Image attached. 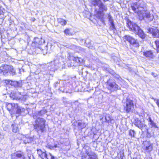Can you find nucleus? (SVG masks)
Segmentation results:
<instances>
[{
  "label": "nucleus",
  "mask_w": 159,
  "mask_h": 159,
  "mask_svg": "<svg viewBox=\"0 0 159 159\" xmlns=\"http://www.w3.org/2000/svg\"><path fill=\"white\" fill-rule=\"evenodd\" d=\"M126 24L127 27L130 31L135 33L142 39L146 38V35L137 24L128 19L126 20Z\"/></svg>",
  "instance_id": "nucleus-1"
},
{
  "label": "nucleus",
  "mask_w": 159,
  "mask_h": 159,
  "mask_svg": "<svg viewBox=\"0 0 159 159\" xmlns=\"http://www.w3.org/2000/svg\"><path fill=\"white\" fill-rule=\"evenodd\" d=\"M6 107L12 117L15 113L20 115L25 110L24 108H21L17 103H7Z\"/></svg>",
  "instance_id": "nucleus-2"
},
{
  "label": "nucleus",
  "mask_w": 159,
  "mask_h": 159,
  "mask_svg": "<svg viewBox=\"0 0 159 159\" xmlns=\"http://www.w3.org/2000/svg\"><path fill=\"white\" fill-rule=\"evenodd\" d=\"M99 11H96L94 16L98 19L99 20L103 23H105L104 12L107 10V6L102 2L98 5Z\"/></svg>",
  "instance_id": "nucleus-3"
},
{
  "label": "nucleus",
  "mask_w": 159,
  "mask_h": 159,
  "mask_svg": "<svg viewBox=\"0 0 159 159\" xmlns=\"http://www.w3.org/2000/svg\"><path fill=\"white\" fill-rule=\"evenodd\" d=\"M46 120L43 118L38 117L35 121V124L33 125L34 129L37 132L40 131L43 132L46 130Z\"/></svg>",
  "instance_id": "nucleus-4"
},
{
  "label": "nucleus",
  "mask_w": 159,
  "mask_h": 159,
  "mask_svg": "<svg viewBox=\"0 0 159 159\" xmlns=\"http://www.w3.org/2000/svg\"><path fill=\"white\" fill-rule=\"evenodd\" d=\"M123 39L125 41H127L129 43L131 49L134 52H135L136 51L135 50V49H138L139 46L138 40L130 35H124Z\"/></svg>",
  "instance_id": "nucleus-5"
},
{
  "label": "nucleus",
  "mask_w": 159,
  "mask_h": 159,
  "mask_svg": "<svg viewBox=\"0 0 159 159\" xmlns=\"http://www.w3.org/2000/svg\"><path fill=\"white\" fill-rule=\"evenodd\" d=\"M8 73L12 76L16 74L15 70L12 66L3 64L0 66V74L6 75Z\"/></svg>",
  "instance_id": "nucleus-6"
},
{
  "label": "nucleus",
  "mask_w": 159,
  "mask_h": 159,
  "mask_svg": "<svg viewBox=\"0 0 159 159\" xmlns=\"http://www.w3.org/2000/svg\"><path fill=\"white\" fill-rule=\"evenodd\" d=\"M37 151L39 157L41 159H55V157L52 153L47 152L45 150L37 149Z\"/></svg>",
  "instance_id": "nucleus-7"
},
{
  "label": "nucleus",
  "mask_w": 159,
  "mask_h": 159,
  "mask_svg": "<svg viewBox=\"0 0 159 159\" xmlns=\"http://www.w3.org/2000/svg\"><path fill=\"white\" fill-rule=\"evenodd\" d=\"M134 106V101L129 99H127L125 102V105L124 107V110L127 113L132 112Z\"/></svg>",
  "instance_id": "nucleus-8"
},
{
  "label": "nucleus",
  "mask_w": 159,
  "mask_h": 159,
  "mask_svg": "<svg viewBox=\"0 0 159 159\" xmlns=\"http://www.w3.org/2000/svg\"><path fill=\"white\" fill-rule=\"evenodd\" d=\"M72 60L73 63L70 64L71 66H76L83 65L85 62L84 60L82 58L78 57H73Z\"/></svg>",
  "instance_id": "nucleus-9"
},
{
  "label": "nucleus",
  "mask_w": 159,
  "mask_h": 159,
  "mask_svg": "<svg viewBox=\"0 0 159 159\" xmlns=\"http://www.w3.org/2000/svg\"><path fill=\"white\" fill-rule=\"evenodd\" d=\"M149 33L151 34L152 37L156 38H159V29L157 27H149L148 29Z\"/></svg>",
  "instance_id": "nucleus-10"
},
{
  "label": "nucleus",
  "mask_w": 159,
  "mask_h": 159,
  "mask_svg": "<svg viewBox=\"0 0 159 159\" xmlns=\"http://www.w3.org/2000/svg\"><path fill=\"white\" fill-rule=\"evenodd\" d=\"M143 147L145 152L150 153L153 149V144L150 141H146L143 143Z\"/></svg>",
  "instance_id": "nucleus-11"
},
{
  "label": "nucleus",
  "mask_w": 159,
  "mask_h": 159,
  "mask_svg": "<svg viewBox=\"0 0 159 159\" xmlns=\"http://www.w3.org/2000/svg\"><path fill=\"white\" fill-rule=\"evenodd\" d=\"M42 43L41 39L39 38L36 37L34 39V41L32 42L31 44L30 48L34 50L38 48L39 45Z\"/></svg>",
  "instance_id": "nucleus-12"
},
{
  "label": "nucleus",
  "mask_w": 159,
  "mask_h": 159,
  "mask_svg": "<svg viewBox=\"0 0 159 159\" xmlns=\"http://www.w3.org/2000/svg\"><path fill=\"white\" fill-rule=\"evenodd\" d=\"M20 152L13 153L11 154V159H27L24 153L21 151Z\"/></svg>",
  "instance_id": "nucleus-13"
},
{
  "label": "nucleus",
  "mask_w": 159,
  "mask_h": 159,
  "mask_svg": "<svg viewBox=\"0 0 159 159\" xmlns=\"http://www.w3.org/2000/svg\"><path fill=\"white\" fill-rule=\"evenodd\" d=\"M107 89L110 90L116 91L118 89H120V88L115 82H110L107 81Z\"/></svg>",
  "instance_id": "nucleus-14"
},
{
  "label": "nucleus",
  "mask_w": 159,
  "mask_h": 159,
  "mask_svg": "<svg viewBox=\"0 0 159 159\" xmlns=\"http://www.w3.org/2000/svg\"><path fill=\"white\" fill-rule=\"evenodd\" d=\"M131 7L132 10L138 15H139L142 14V11L140 10L139 9L140 8H143V7L139 6L136 2L133 3V5L131 6Z\"/></svg>",
  "instance_id": "nucleus-15"
},
{
  "label": "nucleus",
  "mask_w": 159,
  "mask_h": 159,
  "mask_svg": "<svg viewBox=\"0 0 159 159\" xmlns=\"http://www.w3.org/2000/svg\"><path fill=\"white\" fill-rule=\"evenodd\" d=\"M143 54L145 57L150 59L153 58L155 56L154 52L152 50L145 51L143 52Z\"/></svg>",
  "instance_id": "nucleus-16"
},
{
  "label": "nucleus",
  "mask_w": 159,
  "mask_h": 159,
  "mask_svg": "<svg viewBox=\"0 0 159 159\" xmlns=\"http://www.w3.org/2000/svg\"><path fill=\"white\" fill-rule=\"evenodd\" d=\"M134 125L137 127L142 129V128L143 127V125L141 121L138 118H136L134 120Z\"/></svg>",
  "instance_id": "nucleus-17"
},
{
  "label": "nucleus",
  "mask_w": 159,
  "mask_h": 159,
  "mask_svg": "<svg viewBox=\"0 0 159 159\" xmlns=\"http://www.w3.org/2000/svg\"><path fill=\"white\" fill-rule=\"evenodd\" d=\"M57 21L58 23L60 24L62 26L65 25L67 23V21L61 18L57 19Z\"/></svg>",
  "instance_id": "nucleus-18"
},
{
  "label": "nucleus",
  "mask_w": 159,
  "mask_h": 159,
  "mask_svg": "<svg viewBox=\"0 0 159 159\" xmlns=\"http://www.w3.org/2000/svg\"><path fill=\"white\" fill-rule=\"evenodd\" d=\"M101 2V0H92L91 2V7H96Z\"/></svg>",
  "instance_id": "nucleus-19"
},
{
  "label": "nucleus",
  "mask_w": 159,
  "mask_h": 159,
  "mask_svg": "<svg viewBox=\"0 0 159 159\" xmlns=\"http://www.w3.org/2000/svg\"><path fill=\"white\" fill-rule=\"evenodd\" d=\"M145 17L149 21H152L154 19L153 16L152 15L150 14L149 13H146Z\"/></svg>",
  "instance_id": "nucleus-20"
},
{
  "label": "nucleus",
  "mask_w": 159,
  "mask_h": 159,
  "mask_svg": "<svg viewBox=\"0 0 159 159\" xmlns=\"http://www.w3.org/2000/svg\"><path fill=\"white\" fill-rule=\"evenodd\" d=\"M12 127V131L14 133H16L19 131L18 128L15 124H12L11 125Z\"/></svg>",
  "instance_id": "nucleus-21"
},
{
  "label": "nucleus",
  "mask_w": 159,
  "mask_h": 159,
  "mask_svg": "<svg viewBox=\"0 0 159 159\" xmlns=\"http://www.w3.org/2000/svg\"><path fill=\"white\" fill-rule=\"evenodd\" d=\"M70 29L69 28H66L64 30V32L66 35H72L73 34L70 32Z\"/></svg>",
  "instance_id": "nucleus-22"
},
{
  "label": "nucleus",
  "mask_w": 159,
  "mask_h": 159,
  "mask_svg": "<svg viewBox=\"0 0 159 159\" xmlns=\"http://www.w3.org/2000/svg\"><path fill=\"white\" fill-rule=\"evenodd\" d=\"M154 43L156 47V50L157 52V53L159 52V39L155 40Z\"/></svg>",
  "instance_id": "nucleus-23"
},
{
  "label": "nucleus",
  "mask_w": 159,
  "mask_h": 159,
  "mask_svg": "<svg viewBox=\"0 0 159 159\" xmlns=\"http://www.w3.org/2000/svg\"><path fill=\"white\" fill-rule=\"evenodd\" d=\"M110 23V27L109 28L111 30H115L116 29L115 25L114 24V21H112Z\"/></svg>",
  "instance_id": "nucleus-24"
},
{
  "label": "nucleus",
  "mask_w": 159,
  "mask_h": 159,
  "mask_svg": "<svg viewBox=\"0 0 159 159\" xmlns=\"http://www.w3.org/2000/svg\"><path fill=\"white\" fill-rule=\"evenodd\" d=\"M135 133L134 130L130 129L129 131V134L132 138L135 137Z\"/></svg>",
  "instance_id": "nucleus-25"
},
{
  "label": "nucleus",
  "mask_w": 159,
  "mask_h": 159,
  "mask_svg": "<svg viewBox=\"0 0 159 159\" xmlns=\"http://www.w3.org/2000/svg\"><path fill=\"white\" fill-rule=\"evenodd\" d=\"M149 121L150 122V125H152V127H153L155 128H157L156 124L154 123L153 120H152L150 117H149Z\"/></svg>",
  "instance_id": "nucleus-26"
},
{
  "label": "nucleus",
  "mask_w": 159,
  "mask_h": 159,
  "mask_svg": "<svg viewBox=\"0 0 159 159\" xmlns=\"http://www.w3.org/2000/svg\"><path fill=\"white\" fill-rule=\"evenodd\" d=\"M78 126H79L81 129H82L85 127V123L78 122Z\"/></svg>",
  "instance_id": "nucleus-27"
},
{
  "label": "nucleus",
  "mask_w": 159,
  "mask_h": 159,
  "mask_svg": "<svg viewBox=\"0 0 159 159\" xmlns=\"http://www.w3.org/2000/svg\"><path fill=\"white\" fill-rule=\"evenodd\" d=\"M120 157H118V159H123L124 157V152L123 151H120L119 152Z\"/></svg>",
  "instance_id": "nucleus-28"
},
{
  "label": "nucleus",
  "mask_w": 159,
  "mask_h": 159,
  "mask_svg": "<svg viewBox=\"0 0 159 159\" xmlns=\"http://www.w3.org/2000/svg\"><path fill=\"white\" fill-rule=\"evenodd\" d=\"M89 159H97V156L96 154L94 153L93 154L89 155Z\"/></svg>",
  "instance_id": "nucleus-29"
},
{
  "label": "nucleus",
  "mask_w": 159,
  "mask_h": 159,
  "mask_svg": "<svg viewBox=\"0 0 159 159\" xmlns=\"http://www.w3.org/2000/svg\"><path fill=\"white\" fill-rule=\"evenodd\" d=\"M87 46L89 48L92 49L94 48L93 46L90 43H89L87 44Z\"/></svg>",
  "instance_id": "nucleus-30"
},
{
  "label": "nucleus",
  "mask_w": 159,
  "mask_h": 159,
  "mask_svg": "<svg viewBox=\"0 0 159 159\" xmlns=\"http://www.w3.org/2000/svg\"><path fill=\"white\" fill-rule=\"evenodd\" d=\"M108 19L110 22H112V21H114L112 17L110 14H108Z\"/></svg>",
  "instance_id": "nucleus-31"
},
{
  "label": "nucleus",
  "mask_w": 159,
  "mask_h": 159,
  "mask_svg": "<svg viewBox=\"0 0 159 159\" xmlns=\"http://www.w3.org/2000/svg\"><path fill=\"white\" fill-rule=\"evenodd\" d=\"M3 10H5V9H4V8H3L2 9L1 8H0V15H3L4 12H3Z\"/></svg>",
  "instance_id": "nucleus-32"
},
{
  "label": "nucleus",
  "mask_w": 159,
  "mask_h": 159,
  "mask_svg": "<svg viewBox=\"0 0 159 159\" xmlns=\"http://www.w3.org/2000/svg\"><path fill=\"white\" fill-rule=\"evenodd\" d=\"M57 147V145L56 144H55L53 146H49V148L50 149H52L53 148H56Z\"/></svg>",
  "instance_id": "nucleus-33"
},
{
  "label": "nucleus",
  "mask_w": 159,
  "mask_h": 159,
  "mask_svg": "<svg viewBox=\"0 0 159 159\" xmlns=\"http://www.w3.org/2000/svg\"><path fill=\"white\" fill-rule=\"evenodd\" d=\"M31 20L32 22H34L35 20V19L34 18H32L31 19Z\"/></svg>",
  "instance_id": "nucleus-34"
},
{
  "label": "nucleus",
  "mask_w": 159,
  "mask_h": 159,
  "mask_svg": "<svg viewBox=\"0 0 159 159\" xmlns=\"http://www.w3.org/2000/svg\"><path fill=\"white\" fill-rule=\"evenodd\" d=\"M107 116H108V117L109 118V120H111V118H110V117L109 115H107Z\"/></svg>",
  "instance_id": "nucleus-35"
},
{
  "label": "nucleus",
  "mask_w": 159,
  "mask_h": 159,
  "mask_svg": "<svg viewBox=\"0 0 159 159\" xmlns=\"http://www.w3.org/2000/svg\"><path fill=\"white\" fill-rule=\"evenodd\" d=\"M107 116H106V117H105V120H106V121H109V120H107Z\"/></svg>",
  "instance_id": "nucleus-36"
},
{
  "label": "nucleus",
  "mask_w": 159,
  "mask_h": 159,
  "mask_svg": "<svg viewBox=\"0 0 159 159\" xmlns=\"http://www.w3.org/2000/svg\"><path fill=\"white\" fill-rule=\"evenodd\" d=\"M104 2H106L108 1L109 0H102Z\"/></svg>",
  "instance_id": "nucleus-37"
},
{
  "label": "nucleus",
  "mask_w": 159,
  "mask_h": 159,
  "mask_svg": "<svg viewBox=\"0 0 159 159\" xmlns=\"http://www.w3.org/2000/svg\"><path fill=\"white\" fill-rule=\"evenodd\" d=\"M13 95H14V93H13V94H11V96H12V97L13 96Z\"/></svg>",
  "instance_id": "nucleus-38"
},
{
  "label": "nucleus",
  "mask_w": 159,
  "mask_h": 159,
  "mask_svg": "<svg viewBox=\"0 0 159 159\" xmlns=\"http://www.w3.org/2000/svg\"><path fill=\"white\" fill-rule=\"evenodd\" d=\"M41 111H39V113H40V112H41Z\"/></svg>",
  "instance_id": "nucleus-39"
},
{
  "label": "nucleus",
  "mask_w": 159,
  "mask_h": 159,
  "mask_svg": "<svg viewBox=\"0 0 159 159\" xmlns=\"http://www.w3.org/2000/svg\"><path fill=\"white\" fill-rule=\"evenodd\" d=\"M12 0H9L10 1H11Z\"/></svg>",
  "instance_id": "nucleus-40"
},
{
  "label": "nucleus",
  "mask_w": 159,
  "mask_h": 159,
  "mask_svg": "<svg viewBox=\"0 0 159 159\" xmlns=\"http://www.w3.org/2000/svg\"><path fill=\"white\" fill-rule=\"evenodd\" d=\"M1 135V133H0V136Z\"/></svg>",
  "instance_id": "nucleus-41"
}]
</instances>
